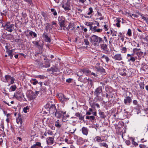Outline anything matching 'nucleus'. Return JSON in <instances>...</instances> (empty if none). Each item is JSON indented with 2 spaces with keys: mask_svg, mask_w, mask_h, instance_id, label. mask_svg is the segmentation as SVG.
Returning a JSON list of instances; mask_svg holds the SVG:
<instances>
[{
  "mask_svg": "<svg viewBox=\"0 0 148 148\" xmlns=\"http://www.w3.org/2000/svg\"><path fill=\"white\" fill-rule=\"evenodd\" d=\"M103 92L102 87L101 86H99L97 88L94 92V94L95 96V99L99 101L101 99V97L99 95Z\"/></svg>",
  "mask_w": 148,
  "mask_h": 148,
  "instance_id": "f257e3e1",
  "label": "nucleus"
},
{
  "mask_svg": "<svg viewBox=\"0 0 148 148\" xmlns=\"http://www.w3.org/2000/svg\"><path fill=\"white\" fill-rule=\"evenodd\" d=\"M90 39V42L100 43L101 42L103 41L102 38L100 37L95 35H93L90 36L89 38Z\"/></svg>",
  "mask_w": 148,
  "mask_h": 148,
  "instance_id": "f03ea898",
  "label": "nucleus"
},
{
  "mask_svg": "<svg viewBox=\"0 0 148 148\" xmlns=\"http://www.w3.org/2000/svg\"><path fill=\"white\" fill-rule=\"evenodd\" d=\"M66 112H63L60 109L57 110L55 114H54L55 116L57 118H60L62 117L64 118V114H65Z\"/></svg>",
  "mask_w": 148,
  "mask_h": 148,
  "instance_id": "7ed1b4c3",
  "label": "nucleus"
},
{
  "mask_svg": "<svg viewBox=\"0 0 148 148\" xmlns=\"http://www.w3.org/2000/svg\"><path fill=\"white\" fill-rule=\"evenodd\" d=\"M58 97L60 101L64 104L69 99V98L66 97V96L61 93L59 94L58 95Z\"/></svg>",
  "mask_w": 148,
  "mask_h": 148,
  "instance_id": "20e7f679",
  "label": "nucleus"
},
{
  "mask_svg": "<svg viewBox=\"0 0 148 148\" xmlns=\"http://www.w3.org/2000/svg\"><path fill=\"white\" fill-rule=\"evenodd\" d=\"M133 51L134 53H136V54L138 56L139 59H140V57L143 56V52L141 51L140 49L136 48H134L133 50Z\"/></svg>",
  "mask_w": 148,
  "mask_h": 148,
  "instance_id": "39448f33",
  "label": "nucleus"
},
{
  "mask_svg": "<svg viewBox=\"0 0 148 148\" xmlns=\"http://www.w3.org/2000/svg\"><path fill=\"white\" fill-rule=\"evenodd\" d=\"M58 21L59 22L60 25L61 27H65L64 26L65 23V18L63 16H59L58 18Z\"/></svg>",
  "mask_w": 148,
  "mask_h": 148,
  "instance_id": "423d86ee",
  "label": "nucleus"
},
{
  "mask_svg": "<svg viewBox=\"0 0 148 148\" xmlns=\"http://www.w3.org/2000/svg\"><path fill=\"white\" fill-rule=\"evenodd\" d=\"M132 98L129 96L125 97L124 100V103L126 105H130L132 102Z\"/></svg>",
  "mask_w": 148,
  "mask_h": 148,
  "instance_id": "0eeeda50",
  "label": "nucleus"
},
{
  "mask_svg": "<svg viewBox=\"0 0 148 148\" xmlns=\"http://www.w3.org/2000/svg\"><path fill=\"white\" fill-rule=\"evenodd\" d=\"M70 4L69 2L67 1L62 5V7L66 11H69L71 10Z\"/></svg>",
  "mask_w": 148,
  "mask_h": 148,
  "instance_id": "6e6552de",
  "label": "nucleus"
},
{
  "mask_svg": "<svg viewBox=\"0 0 148 148\" xmlns=\"http://www.w3.org/2000/svg\"><path fill=\"white\" fill-rule=\"evenodd\" d=\"M25 119V116L21 115H19L18 118L16 119V122L18 123L20 122L21 124V125Z\"/></svg>",
  "mask_w": 148,
  "mask_h": 148,
  "instance_id": "1a4fd4ad",
  "label": "nucleus"
},
{
  "mask_svg": "<svg viewBox=\"0 0 148 148\" xmlns=\"http://www.w3.org/2000/svg\"><path fill=\"white\" fill-rule=\"evenodd\" d=\"M57 109L55 105L52 104L49 108V112L51 114H55Z\"/></svg>",
  "mask_w": 148,
  "mask_h": 148,
  "instance_id": "9d476101",
  "label": "nucleus"
},
{
  "mask_svg": "<svg viewBox=\"0 0 148 148\" xmlns=\"http://www.w3.org/2000/svg\"><path fill=\"white\" fill-rule=\"evenodd\" d=\"M95 67L97 71L100 72L102 74H104L106 72L105 70L101 66H95Z\"/></svg>",
  "mask_w": 148,
  "mask_h": 148,
  "instance_id": "9b49d317",
  "label": "nucleus"
},
{
  "mask_svg": "<svg viewBox=\"0 0 148 148\" xmlns=\"http://www.w3.org/2000/svg\"><path fill=\"white\" fill-rule=\"evenodd\" d=\"M105 137L104 136H97L95 137V140L98 143H101L105 140L103 138Z\"/></svg>",
  "mask_w": 148,
  "mask_h": 148,
  "instance_id": "f8f14e48",
  "label": "nucleus"
},
{
  "mask_svg": "<svg viewBox=\"0 0 148 148\" xmlns=\"http://www.w3.org/2000/svg\"><path fill=\"white\" fill-rule=\"evenodd\" d=\"M46 141L47 144L48 145H51L54 142L53 137H49L47 138Z\"/></svg>",
  "mask_w": 148,
  "mask_h": 148,
  "instance_id": "ddd939ff",
  "label": "nucleus"
},
{
  "mask_svg": "<svg viewBox=\"0 0 148 148\" xmlns=\"http://www.w3.org/2000/svg\"><path fill=\"white\" fill-rule=\"evenodd\" d=\"M42 37L46 42L50 43L51 42L50 38L48 36L47 34L45 32L42 35Z\"/></svg>",
  "mask_w": 148,
  "mask_h": 148,
  "instance_id": "4468645a",
  "label": "nucleus"
},
{
  "mask_svg": "<svg viewBox=\"0 0 148 148\" xmlns=\"http://www.w3.org/2000/svg\"><path fill=\"white\" fill-rule=\"evenodd\" d=\"M113 58L115 60L121 61L123 60V58L120 54H116Z\"/></svg>",
  "mask_w": 148,
  "mask_h": 148,
  "instance_id": "2eb2a0df",
  "label": "nucleus"
},
{
  "mask_svg": "<svg viewBox=\"0 0 148 148\" xmlns=\"http://www.w3.org/2000/svg\"><path fill=\"white\" fill-rule=\"evenodd\" d=\"M14 51V49L10 50L8 48L6 49V52L8 54V56H10V58L11 59H12L13 57V56L14 55L13 53Z\"/></svg>",
  "mask_w": 148,
  "mask_h": 148,
  "instance_id": "dca6fc26",
  "label": "nucleus"
},
{
  "mask_svg": "<svg viewBox=\"0 0 148 148\" xmlns=\"http://www.w3.org/2000/svg\"><path fill=\"white\" fill-rule=\"evenodd\" d=\"M50 66V60L48 59H47L43 63V65H42V67H44L45 68H48Z\"/></svg>",
  "mask_w": 148,
  "mask_h": 148,
  "instance_id": "f3484780",
  "label": "nucleus"
},
{
  "mask_svg": "<svg viewBox=\"0 0 148 148\" xmlns=\"http://www.w3.org/2000/svg\"><path fill=\"white\" fill-rule=\"evenodd\" d=\"M101 49L103 50L105 53H107L108 51L107 50V46L106 44H101L100 45Z\"/></svg>",
  "mask_w": 148,
  "mask_h": 148,
  "instance_id": "a211bd4d",
  "label": "nucleus"
},
{
  "mask_svg": "<svg viewBox=\"0 0 148 148\" xmlns=\"http://www.w3.org/2000/svg\"><path fill=\"white\" fill-rule=\"evenodd\" d=\"M82 134L86 136H87L88 134V129L86 127H83L82 129Z\"/></svg>",
  "mask_w": 148,
  "mask_h": 148,
  "instance_id": "6ab92c4d",
  "label": "nucleus"
},
{
  "mask_svg": "<svg viewBox=\"0 0 148 148\" xmlns=\"http://www.w3.org/2000/svg\"><path fill=\"white\" fill-rule=\"evenodd\" d=\"M14 25L13 24H10V25L6 27L5 30L10 32H12L13 30Z\"/></svg>",
  "mask_w": 148,
  "mask_h": 148,
  "instance_id": "aec40b11",
  "label": "nucleus"
},
{
  "mask_svg": "<svg viewBox=\"0 0 148 148\" xmlns=\"http://www.w3.org/2000/svg\"><path fill=\"white\" fill-rule=\"evenodd\" d=\"M127 58H128L129 57H130V58L128 59V62L131 61L132 62H134L135 60H136L138 57L137 56H127Z\"/></svg>",
  "mask_w": 148,
  "mask_h": 148,
  "instance_id": "412c9836",
  "label": "nucleus"
},
{
  "mask_svg": "<svg viewBox=\"0 0 148 148\" xmlns=\"http://www.w3.org/2000/svg\"><path fill=\"white\" fill-rule=\"evenodd\" d=\"M140 16L142 17V19L143 21H145L148 24V15H143L142 14H140Z\"/></svg>",
  "mask_w": 148,
  "mask_h": 148,
  "instance_id": "4be33fe9",
  "label": "nucleus"
},
{
  "mask_svg": "<svg viewBox=\"0 0 148 148\" xmlns=\"http://www.w3.org/2000/svg\"><path fill=\"white\" fill-rule=\"evenodd\" d=\"M75 116L78 117L80 120H84V116H82V114L81 113L76 112L75 114Z\"/></svg>",
  "mask_w": 148,
  "mask_h": 148,
  "instance_id": "5701e85b",
  "label": "nucleus"
},
{
  "mask_svg": "<svg viewBox=\"0 0 148 148\" xmlns=\"http://www.w3.org/2000/svg\"><path fill=\"white\" fill-rule=\"evenodd\" d=\"M85 142L84 140L82 138H79L77 140V144L79 145H82Z\"/></svg>",
  "mask_w": 148,
  "mask_h": 148,
  "instance_id": "b1692460",
  "label": "nucleus"
},
{
  "mask_svg": "<svg viewBox=\"0 0 148 148\" xmlns=\"http://www.w3.org/2000/svg\"><path fill=\"white\" fill-rule=\"evenodd\" d=\"M80 72L86 74H89L91 73V71L89 69H82L80 71Z\"/></svg>",
  "mask_w": 148,
  "mask_h": 148,
  "instance_id": "393cba45",
  "label": "nucleus"
},
{
  "mask_svg": "<svg viewBox=\"0 0 148 148\" xmlns=\"http://www.w3.org/2000/svg\"><path fill=\"white\" fill-rule=\"evenodd\" d=\"M102 31V29H97V26H94L92 30V31L93 32H101Z\"/></svg>",
  "mask_w": 148,
  "mask_h": 148,
  "instance_id": "a878e982",
  "label": "nucleus"
},
{
  "mask_svg": "<svg viewBox=\"0 0 148 148\" xmlns=\"http://www.w3.org/2000/svg\"><path fill=\"white\" fill-rule=\"evenodd\" d=\"M30 82L34 85H36L38 83V82L36 79L32 78L30 81Z\"/></svg>",
  "mask_w": 148,
  "mask_h": 148,
  "instance_id": "bb28decb",
  "label": "nucleus"
},
{
  "mask_svg": "<svg viewBox=\"0 0 148 148\" xmlns=\"http://www.w3.org/2000/svg\"><path fill=\"white\" fill-rule=\"evenodd\" d=\"M99 145L101 147H103L106 148H108V145L105 143L102 142L99 143Z\"/></svg>",
  "mask_w": 148,
  "mask_h": 148,
  "instance_id": "cd10ccee",
  "label": "nucleus"
},
{
  "mask_svg": "<svg viewBox=\"0 0 148 148\" xmlns=\"http://www.w3.org/2000/svg\"><path fill=\"white\" fill-rule=\"evenodd\" d=\"M99 114L100 117L102 119H104L106 117V116L104 114V112L101 111H99Z\"/></svg>",
  "mask_w": 148,
  "mask_h": 148,
  "instance_id": "c85d7f7f",
  "label": "nucleus"
},
{
  "mask_svg": "<svg viewBox=\"0 0 148 148\" xmlns=\"http://www.w3.org/2000/svg\"><path fill=\"white\" fill-rule=\"evenodd\" d=\"M16 88V86L15 85L12 86L10 88L9 90L10 92L15 91Z\"/></svg>",
  "mask_w": 148,
  "mask_h": 148,
  "instance_id": "c756f323",
  "label": "nucleus"
},
{
  "mask_svg": "<svg viewBox=\"0 0 148 148\" xmlns=\"http://www.w3.org/2000/svg\"><path fill=\"white\" fill-rule=\"evenodd\" d=\"M29 34L32 38L36 37H37L36 34L32 31H30L29 32Z\"/></svg>",
  "mask_w": 148,
  "mask_h": 148,
  "instance_id": "7c9ffc66",
  "label": "nucleus"
},
{
  "mask_svg": "<svg viewBox=\"0 0 148 148\" xmlns=\"http://www.w3.org/2000/svg\"><path fill=\"white\" fill-rule=\"evenodd\" d=\"M95 117L93 116H87L86 117V119L90 120L91 121L95 119Z\"/></svg>",
  "mask_w": 148,
  "mask_h": 148,
  "instance_id": "2f4dec72",
  "label": "nucleus"
},
{
  "mask_svg": "<svg viewBox=\"0 0 148 148\" xmlns=\"http://www.w3.org/2000/svg\"><path fill=\"white\" fill-rule=\"evenodd\" d=\"M103 58H104L107 63H108V62L110 60V59L108 57L105 55H104L101 57V58L103 59Z\"/></svg>",
  "mask_w": 148,
  "mask_h": 148,
  "instance_id": "473e14b6",
  "label": "nucleus"
},
{
  "mask_svg": "<svg viewBox=\"0 0 148 148\" xmlns=\"http://www.w3.org/2000/svg\"><path fill=\"white\" fill-rule=\"evenodd\" d=\"M55 125L56 127L58 128H60L61 127V125L60 123L59 120H57V121L55 122Z\"/></svg>",
  "mask_w": 148,
  "mask_h": 148,
  "instance_id": "72a5a7b5",
  "label": "nucleus"
},
{
  "mask_svg": "<svg viewBox=\"0 0 148 148\" xmlns=\"http://www.w3.org/2000/svg\"><path fill=\"white\" fill-rule=\"evenodd\" d=\"M32 43L34 45L35 47H39L40 46V44L38 43V42L36 41H33Z\"/></svg>",
  "mask_w": 148,
  "mask_h": 148,
  "instance_id": "f704fd0d",
  "label": "nucleus"
},
{
  "mask_svg": "<svg viewBox=\"0 0 148 148\" xmlns=\"http://www.w3.org/2000/svg\"><path fill=\"white\" fill-rule=\"evenodd\" d=\"M116 21L117 22L116 25L117 27H120V23L121 22L119 19H116Z\"/></svg>",
  "mask_w": 148,
  "mask_h": 148,
  "instance_id": "c9c22d12",
  "label": "nucleus"
},
{
  "mask_svg": "<svg viewBox=\"0 0 148 148\" xmlns=\"http://www.w3.org/2000/svg\"><path fill=\"white\" fill-rule=\"evenodd\" d=\"M39 91H36L35 93H32L33 94H34V96L32 97H31L32 98V99H34L39 94Z\"/></svg>",
  "mask_w": 148,
  "mask_h": 148,
  "instance_id": "e433bc0d",
  "label": "nucleus"
},
{
  "mask_svg": "<svg viewBox=\"0 0 148 148\" xmlns=\"http://www.w3.org/2000/svg\"><path fill=\"white\" fill-rule=\"evenodd\" d=\"M51 12H53L52 14L53 15L56 16L57 15V13L56 11L54 9H51Z\"/></svg>",
  "mask_w": 148,
  "mask_h": 148,
  "instance_id": "4c0bfd02",
  "label": "nucleus"
},
{
  "mask_svg": "<svg viewBox=\"0 0 148 148\" xmlns=\"http://www.w3.org/2000/svg\"><path fill=\"white\" fill-rule=\"evenodd\" d=\"M121 52L122 53H125L127 51V49L126 47H123L121 49Z\"/></svg>",
  "mask_w": 148,
  "mask_h": 148,
  "instance_id": "58836bf2",
  "label": "nucleus"
},
{
  "mask_svg": "<svg viewBox=\"0 0 148 148\" xmlns=\"http://www.w3.org/2000/svg\"><path fill=\"white\" fill-rule=\"evenodd\" d=\"M89 11L88 13L87 14L88 15L92 14L93 12L92 8L91 7L89 8Z\"/></svg>",
  "mask_w": 148,
  "mask_h": 148,
  "instance_id": "ea45409f",
  "label": "nucleus"
},
{
  "mask_svg": "<svg viewBox=\"0 0 148 148\" xmlns=\"http://www.w3.org/2000/svg\"><path fill=\"white\" fill-rule=\"evenodd\" d=\"M12 77H11L9 75H5V79L7 81V82H8V81Z\"/></svg>",
  "mask_w": 148,
  "mask_h": 148,
  "instance_id": "a19ab883",
  "label": "nucleus"
},
{
  "mask_svg": "<svg viewBox=\"0 0 148 148\" xmlns=\"http://www.w3.org/2000/svg\"><path fill=\"white\" fill-rule=\"evenodd\" d=\"M134 140V138H132V144L135 146H138V144L136 142H135Z\"/></svg>",
  "mask_w": 148,
  "mask_h": 148,
  "instance_id": "79ce46f5",
  "label": "nucleus"
},
{
  "mask_svg": "<svg viewBox=\"0 0 148 148\" xmlns=\"http://www.w3.org/2000/svg\"><path fill=\"white\" fill-rule=\"evenodd\" d=\"M86 80L88 82L89 84L91 86H92L93 85V83L92 82V80L89 79V78H88V79L86 78Z\"/></svg>",
  "mask_w": 148,
  "mask_h": 148,
  "instance_id": "37998d69",
  "label": "nucleus"
},
{
  "mask_svg": "<svg viewBox=\"0 0 148 148\" xmlns=\"http://www.w3.org/2000/svg\"><path fill=\"white\" fill-rule=\"evenodd\" d=\"M111 34H112V36H116V34H117V32L116 31H112V30H111Z\"/></svg>",
  "mask_w": 148,
  "mask_h": 148,
  "instance_id": "c03bdc74",
  "label": "nucleus"
},
{
  "mask_svg": "<svg viewBox=\"0 0 148 148\" xmlns=\"http://www.w3.org/2000/svg\"><path fill=\"white\" fill-rule=\"evenodd\" d=\"M26 2L28 3L30 5H31L32 6H33V5L32 3V1L31 0H24Z\"/></svg>",
  "mask_w": 148,
  "mask_h": 148,
  "instance_id": "a18cd8bd",
  "label": "nucleus"
},
{
  "mask_svg": "<svg viewBox=\"0 0 148 148\" xmlns=\"http://www.w3.org/2000/svg\"><path fill=\"white\" fill-rule=\"evenodd\" d=\"M10 22L9 21L7 22L4 25H2L1 27H6L8 26H9L10 25Z\"/></svg>",
  "mask_w": 148,
  "mask_h": 148,
  "instance_id": "49530a36",
  "label": "nucleus"
},
{
  "mask_svg": "<svg viewBox=\"0 0 148 148\" xmlns=\"http://www.w3.org/2000/svg\"><path fill=\"white\" fill-rule=\"evenodd\" d=\"M127 34L129 36H132V31L130 29H128Z\"/></svg>",
  "mask_w": 148,
  "mask_h": 148,
  "instance_id": "de8ad7c7",
  "label": "nucleus"
},
{
  "mask_svg": "<svg viewBox=\"0 0 148 148\" xmlns=\"http://www.w3.org/2000/svg\"><path fill=\"white\" fill-rule=\"evenodd\" d=\"M139 85L141 89H143L144 88L145 85L143 82H140L139 84Z\"/></svg>",
  "mask_w": 148,
  "mask_h": 148,
  "instance_id": "09e8293b",
  "label": "nucleus"
},
{
  "mask_svg": "<svg viewBox=\"0 0 148 148\" xmlns=\"http://www.w3.org/2000/svg\"><path fill=\"white\" fill-rule=\"evenodd\" d=\"M120 74L122 76H125L126 75L125 71H121L120 73Z\"/></svg>",
  "mask_w": 148,
  "mask_h": 148,
  "instance_id": "8fccbe9b",
  "label": "nucleus"
},
{
  "mask_svg": "<svg viewBox=\"0 0 148 148\" xmlns=\"http://www.w3.org/2000/svg\"><path fill=\"white\" fill-rule=\"evenodd\" d=\"M84 42L86 45H88L89 44V42L88 41V40L87 39H84Z\"/></svg>",
  "mask_w": 148,
  "mask_h": 148,
  "instance_id": "3c124183",
  "label": "nucleus"
},
{
  "mask_svg": "<svg viewBox=\"0 0 148 148\" xmlns=\"http://www.w3.org/2000/svg\"><path fill=\"white\" fill-rule=\"evenodd\" d=\"M90 104L91 108H95V102H89Z\"/></svg>",
  "mask_w": 148,
  "mask_h": 148,
  "instance_id": "603ef678",
  "label": "nucleus"
},
{
  "mask_svg": "<svg viewBox=\"0 0 148 148\" xmlns=\"http://www.w3.org/2000/svg\"><path fill=\"white\" fill-rule=\"evenodd\" d=\"M50 25L49 23H47L46 24L45 27V29L47 30L50 28Z\"/></svg>",
  "mask_w": 148,
  "mask_h": 148,
  "instance_id": "864d4df0",
  "label": "nucleus"
},
{
  "mask_svg": "<svg viewBox=\"0 0 148 148\" xmlns=\"http://www.w3.org/2000/svg\"><path fill=\"white\" fill-rule=\"evenodd\" d=\"M53 72H57L58 71H59L60 69L58 68H57L56 66L54 67H53Z\"/></svg>",
  "mask_w": 148,
  "mask_h": 148,
  "instance_id": "5fc2aeb1",
  "label": "nucleus"
},
{
  "mask_svg": "<svg viewBox=\"0 0 148 148\" xmlns=\"http://www.w3.org/2000/svg\"><path fill=\"white\" fill-rule=\"evenodd\" d=\"M76 130V129L75 128V129L73 128H71V129L70 130L69 132L71 134H73L75 132Z\"/></svg>",
  "mask_w": 148,
  "mask_h": 148,
  "instance_id": "6e6d98bb",
  "label": "nucleus"
},
{
  "mask_svg": "<svg viewBox=\"0 0 148 148\" xmlns=\"http://www.w3.org/2000/svg\"><path fill=\"white\" fill-rule=\"evenodd\" d=\"M21 125V126L19 127L20 131H23L25 130V129L24 127V126H22Z\"/></svg>",
  "mask_w": 148,
  "mask_h": 148,
  "instance_id": "4d7b16f0",
  "label": "nucleus"
},
{
  "mask_svg": "<svg viewBox=\"0 0 148 148\" xmlns=\"http://www.w3.org/2000/svg\"><path fill=\"white\" fill-rule=\"evenodd\" d=\"M11 81L10 82V83L11 84H13L14 83V81L15 80V79L13 77H12L10 79Z\"/></svg>",
  "mask_w": 148,
  "mask_h": 148,
  "instance_id": "13d9d810",
  "label": "nucleus"
},
{
  "mask_svg": "<svg viewBox=\"0 0 148 148\" xmlns=\"http://www.w3.org/2000/svg\"><path fill=\"white\" fill-rule=\"evenodd\" d=\"M36 77L39 78L40 79H44L45 77V76L43 75H39L36 76Z\"/></svg>",
  "mask_w": 148,
  "mask_h": 148,
  "instance_id": "bf43d9fd",
  "label": "nucleus"
},
{
  "mask_svg": "<svg viewBox=\"0 0 148 148\" xmlns=\"http://www.w3.org/2000/svg\"><path fill=\"white\" fill-rule=\"evenodd\" d=\"M29 108L27 107L24 108H23V111L25 113H26L27 112V110H29Z\"/></svg>",
  "mask_w": 148,
  "mask_h": 148,
  "instance_id": "052dcab7",
  "label": "nucleus"
},
{
  "mask_svg": "<svg viewBox=\"0 0 148 148\" xmlns=\"http://www.w3.org/2000/svg\"><path fill=\"white\" fill-rule=\"evenodd\" d=\"M136 54L135 53H134L133 51V53L131 54H127V56H134L135 54Z\"/></svg>",
  "mask_w": 148,
  "mask_h": 148,
  "instance_id": "680f3d73",
  "label": "nucleus"
},
{
  "mask_svg": "<svg viewBox=\"0 0 148 148\" xmlns=\"http://www.w3.org/2000/svg\"><path fill=\"white\" fill-rule=\"evenodd\" d=\"M77 1H79L80 3H84L86 1V0H76Z\"/></svg>",
  "mask_w": 148,
  "mask_h": 148,
  "instance_id": "e2e57ef3",
  "label": "nucleus"
},
{
  "mask_svg": "<svg viewBox=\"0 0 148 148\" xmlns=\"http://www.w3.org/2000/svg\"><path fill=\"white\" fill-rule=\"evenodd\" d=\"M34 145L36 147V146L40 147L41 146V143L40 142H36V144H34Z\"/></svg>",
  "mask_w": 148,
  "mask_h": 148,
  "instance_id": "0e129e2a",
  "label": "nucleus"
},
{
  "mask_svg": "<svg viewBox=\"0 0 148 148\" xmlns=\"http://www.w3.org/2000/svg\"><path fill=\"white\" fill-rule=\"evenodd\" d=\"M85 24L86 25L89 26H90L91 25L90 23L88 22H86L85 23Z\"/></svg>",
  "mask_w": 148,
  "mask_h": 148,
  "instance_id": "69168bd1",
  "label": "nucleus"
},
{
  "mask_svg": "<svg viewBox=\"0 0 148 148\" xmlns=\"http://www.w3.org/2000/svg\"><path fill=\"white\" fill-rule=\"evenodd\" d=\"M133 103L135 105H137L138 104V102L136 100H134L133 101Z\"/></svg>",
  "mask_w": 148,
  "mask_h": 148,
  "instance_id": "338daca9",
  "label": "nucleus"
},
{
  "mask_svg": "<svg viewBox=\"0 0 148 148\" xmlns=\"http://www.w3.org/2000/svg\"><path fill=\"white\" fill-rule=\"evenodd\" d=\"M125 143L127 145H129L130 143V142L129 140H126Z\"/></svg>",
  "mask_w": 148,
  "mask_h": 148,
  "instance_id": "774afa93",
  "label": "nucleus"
}]
</instances>
